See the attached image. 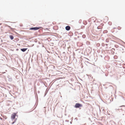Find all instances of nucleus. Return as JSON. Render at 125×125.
<instances>
[{
    "mask_svg": "<svg viewBox=\"0 0 125 125\" xmlns=\"http://www.w3.org/2000/svg\"><path fill=\"white\" fill-rule=\"evenodd\" d=\"M82 105L79 103H76L74 107L76 108H79L80 107H82Z\"/></svg>",
    "mask_w": 125,
    "mask_h": 125,
    "instance_id": "nucleus-1",
    "label": "nucleus"
},
{
    "mask_svg": "<svg viewBox=\"0 0 125 125\" xmlns=\"http://www.w3.org/2000/svg\"><path fill=\"white\" fill-rule=\"evenodd\" d=\"M16 115V113H14L11 115V118L12 119H13L15 118V116Z\"/></svg>",
    "mask_w": 125,
    "mask_h": 125,
    "instance_id": "nucleus-2",
    "label": "nucleus"
},
{
    "mask_svg": "<svg viewBox=\"0 0 125 125\" xmlns=\"http://www.w3.org/2000/svg\"><path fill=\"white\" fill-rule=\"evenodd\" d=\"M41 28V27H40L32 28H30L29 29L30 30H38L40 28Z\"/></svg>",
    "mask_w": 125,
    "mask_h": 125,
    "instance_id": "nucleus-3",
    "label": "nucleus"
},
{
    "mask_svg": "<svg viewBox=\"0 0 125 125\" xmlns=\"http://www.w3.org/2000/svg\"><path fill=\"white\" fill-rule=\"evenodd\" d=\"M65 29L69 31L70 29V27L69 26H67L65 27Z\"/></svg>",
    "mask_w": 125,
    "mask_h": 125,
    "instance_id": "nucleus-4",
    "label": "nucleus"
},
{
    "mask_svg": "<svg viewBox=\"0 0 125 125\" xmlns=\"http://www.w3.org/2000/svg\"><path fill=\"white\" fill-rule=\"evenodd\" d=\"M27 49V48H23L21 49V50L22 51L24 52H25Z\"/></svg>",
    "mask_w": 125,
    "mask_h": 125,
    "instance_id": "nucleus-5",
    "label": "nucleus"
},
{
    "mask_svg": "<svg viewBox=\"0 0 125 125\" xmlns=\"http://www.w3.org/2000/svg\"><path fill=\"white\" fill-rule=\"evenodd\" d=\"M101 26H102L101 27H100V26H99L97 27V28L98 29H101L102 28V26L104 24H103L102 23L101 24Z\"/></svg>",
    "mask_w": 125,
    "mask_h": 125,
    "instance_id": "nucleus-6",
    "label": "nucleus"
},
{
    "mask_svg": "<svg viewBox=\"0 0 125 125\" xmlns=\"http://www.w3.org/2000/svg\"><path fill=\"white\" fill-rule=\"evenodd\" d=\"M9 37H10V38L11 40H13L14 38L13 36L12 35H10L9 36Z\"/></svg>",
    "mask_w": 125,
    "mask_h": 125,
    "instance_id": "nucleus-7",
    "label": "nucleus"
},
{
    "mask_svg": "<svg viewBox=\"0 0 125 125\" xmlns=\"http://www.w3.org/2000/svg\"><path fill=\"white\" fill-rule=\"evenodd\" d=\"M104 20H105V21H107L108 20V18L107 17L105 16L104 18Z\"/></svg>",
    "mask_w": 125,
    "mask_h": 125,
    "instance_id": "nucleus-8",
    "label": "nucleus"
},
{
    "mask_svg": "<svg viewBox=\"0 0 125 125\" xmlns=\"http://www.w3.org/2000/svg\"><path fill=\"white\" fill-rule=\"evenodd\" d=\"M16 119L15 120V121H14V122H13V123H12V124H14V123L16 122Z\"/></svg>",
    "mask_w": 125,
    "mask_h": 125,
    "instance_id": "nucleus-9",
    "label": "nucleus"
},
{
    "mask_svg": "<svg viewBox=\"0 0 125 125\" xmlns=\"http://www.w3.org/2000/svg\"><path fill=\"white\" fill-rule=\"evenodd\" d=\"M118 29H120V27H118Z\"/></svg>",
    "mask_w": 125,
    "mask_h": 125,
    "instance_id": "nucleus-10",
    "label": "nucleus"
},
{
    "mask_svg": "<svg viewBox=\"0 0 125 125\" xmlns=\"http://www.w3.org/2000/svg\"><path fill=\"white\" fill-rule=\"evenodd\" d=\"M124 106V105H122V106H120V107H123V106Z\"/></svg>",
    "mask_w": 125,
    "mask_h": 125,
    "instance_id": "nucleus-11",
    "label": "nucleus"
},
{
    "mask_svg": "<svg viewBox=\"0 0 125 125\" xmlns=\"http://www.w3.org/2000/svg\"><path fill=\"white\" fill-rule=\"evenodd\" d=\"M92 18H94V19H95V17H92Z\"/></svg>",
    "mask_w": 125,
    "mask_h": 125,
    "instance_id": "nucleus-12",
    "label": "nucleus"
},
{
    "mask_svg": "<svg viewBox=\"0 0 125 125\" xmlns=\"http://www.w3.org/2000/svg\"><path fill=\"white\" fill-rule=\"evenodd\" d=\"M91 19H89V21H90L91 20Z\"/></svg>",
    "mask_w": 125,
    "mask_h": 125,
    "instance_id": "nucleus-13",
    "label": "nucleus"
}]
</instances>
